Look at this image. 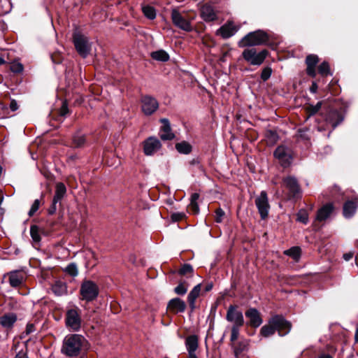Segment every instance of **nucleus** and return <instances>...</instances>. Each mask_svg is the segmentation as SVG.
Returning <instances> with one entry per match:
<instances>
[{
	"label": "nucleus",
	"instance_id": "nucleus-1",
	"mask_svg": "<svg viewBox=\"0 0 358 358\" xmlns=\"http://www.w3.org/2000/svg\"><path fill=\"white\" fill-rule=\"evenodd\" d=\"M88 348V341L80 334H71L66 335L62 342L61 353L68 357H78Z\"/></svg>",
	"mask_w": 358,
	"mask_h": 358
},
{
	"label": "nucleus",
	"instance_id": "nucleus-2",
	"mask_svg": "<svg viewBox=\"0 0 358 358\" xmlns=\"http://www.w3.org/2000/svg\"><path fill=\"white\" fill-rule=\"evenodd\" d=\"M291 329L292 324L289 321L282 315H275L268 320V324L262 327L259 336L268 338L274 335L276 331H278L280 336H284L291 331Z\"/></svg>",
	"mask_w": 358,
	"mask_h": 358
},
{
	"label": "nucleus",
	"instance_id": "nucleus-3",
	"mask_svg": "<svg viewBox=\"0 0 358 358\" xmlns=\"http://www.w3.org/2000/svg\"><path fill=\"white\" fill-rule=\"evenodd\" d=\"M268 41V34L262 30L252 31L245 35L239 42L241 48L262 45Z\"/></svg>",
	"mask_w": 358,
	"mask_h": 358
},
{
	"label": "nucleus",
	"instance_id": "nucleus-4",
	"mask_svg": "<svg viewBox=\"0 0 358 358\" xmlns=\"http://www.w3.org/2000/svg\"><path fill=\"white\" fill-rule=\"evenodd\" d=\"M99 293V287L92 280H85L80 285V299L87 302L96 299Z\"/></svg>",
	"mask_w": 358,
	"mask_h": 358
},
{
	"label": "nucleus",
	"instance_id": "nucleus-5",
	"mask_svg": "<svg viewBox=\"0 0 358 358\" xmlns=\"http://www.w3.org/2000/svg\"><path fill=\"white\" fill-rule=\"evenodd\" d=\"M268 55V51L263 50L257 52L255 48H247L242 53L243 59L251 65H261Z\"/></svg>",
	"mask_w": 358,
	"mask_h": 358
},
{
	"label": "nucleus",
	"instance_id": "nucleus-6",
	"mask_svg": "<svg viewBox=\"0 0 358 358\" xmlns=\"http://www.w3.org/2000/svg\"><path fill=\"white\" fill-rule=\"evenodd\" d=\"M282 185L288 190L289 199H297L301 196V190L295 177L287 176L284 178Z\"/></svg>",
	"mask_w": 358,
	"mask_h": 358
},
{
	"label": "nucleus",
	"instance_id": "nucleus-7",
	"mask_svg": "<svg viewBox=\"0 0 358 358\" xmlns=\"http://www.w3.org/2000/svg\"><path fill=\"white\" fill-rule=\"evenodd\" d=\"M73 43L78 54L85 58L90 52L91 44L88 38L80 33L73 34Z\"/></svg>",
	"mask_w": 358,
	"mask_h": 358
},
{
	"label": "nucleus",
	"instance_id": "nucleus-8",
	"mask_svg": "<svg viewBox=\"0 0 358 358\" xmlns=\"http://www.w3.org/2000/svg\"><path fill=\"white\" fill-rule=\"evenodd\" d=\"M66 326L72 331H78L81 328V317L78 308H71L66 311Z\"/></svg>",
	"mask_w": 358,
	"mask_h": 358
},
{
	"label": "nucleus",
	"instance_id": "nucleus-9",
	"mask_svg": "<svg viewBox=\"0 0 358 358\" xmlns=\"http://www.w3.org/2000/svg\"><path fill=\"white\" fill-rule=\"evenodd\" d=\"M171 20L173 24L178 28L185 31H190L192 30L191 19L185 17L176 8L173 9L171 11Z\"/></svg>",
	"mask_w": 358,
	"mask_h": 358
},
{
	"label": "nucleus",
	"instance_id": "nucleus-10",
	"mask_svg": "<svg viewBox=\"0 0 358 358\" xmlns=\"http://www.w3.org/2000/svg\"><path fill=\"white\" fill-rule=\"evenodd\" d=\"M274 156L283 167H287L292 163V152L286 146H278L274 152Z\"/></svg>",
	"mask_w": 358,
	"mask_h": 358
},
{
	"label": "nucleus",
	"instance_id": "nucleus-11",
	"mask_svg": "<svg viewBox=\"0 0 358 358\" xmlns=\"http://www.w3.org/2000/svg\"><path fill=\"white\" fill-rule=\"evenodd\" d=\"M255 202L261 218L262 220L266 219L268 217L270 209L266 192L265 191H262L260 194L255 199Z\"/></svg>",
	"mask_w": 358,
	"mask_h": 358
},
{
	"label": "nucleus",
	"instance_id": "nucleus-12",
	"mask_svg": "<svg viewBox=\"0 0 358 358\" xmlns=\"http://www.w3.org/2000/svg\"><path fill=\"white\" fill-rule=\"evenodd\" d=\"M141 102L142 111L145 115H152L159 108L157 100L149 95L143 96Z\"/></svg>",
	"mask_w": 358,
	"mask_h": 358
},
{
	"label": "nucleus",
	"instance_id": "nucleus-13",
	"mask_svg": "<svg viewBox=\"0 0 358 358\" xmlns=\"http://www.w3.org/2000/svg\"><path fill=\"white\" fill-rule=\"evenodd\" d=\"M226 319L232 322V327H242L244 324V318L242 312L237 310L234 306H230L227 310Z\"/></svg>",
	"mask_w": 358,
	"mask_h": 358
},
{
	"label": "nucleus",
	"instance_id": "nucleus-14",
	"mask_svg": "<svg viewBox=\"0 0 358 358\" xmlns=\"http://www.w3.org/2000/svg\"><path fill=\"white\" fill-rule=\"evenodd\" d=\"M143 152L145 155L151 156L160 150L162 143L155 136H150L143 141Z\"/></svg>",
	"mask_w": 358,
	"mask_h": 358
},
{
	"label": "nucleus",
	"instance_id": "nucleus-15",
	"mask_svg": "<svg viewBox=\"0 0 358 358\" xmlns=\"http://www.w3.org/2000/svg\"><path fill=\"white\" fill-rule=\"evenodd\" d=\"M200 15L205 22H213L217 19V12L212 5L208 3L201 6Z\"/></svg>",
	"mask_w": 358,
	"mask_h": 358
},
{
	"label": "nucleus",
	"instance_id": "nucleus-16",
	"mask_svg": "<svg viewBox=\"0 0 358 358\" xmlns=\"http://www.w3.org/2000/svg\"><path fill=\"white\" fill-rule=\"evenodd\" d=\"M245 317L249 320L248 324L254 328L259 327L263 322L260 313L254 308H249L245 313Z\"/></svg>",
	"mask_w": 358,
	"mask_h": 358
},
{
	"label": "nucleus",
	"instance_id": "nucleus-17",
	"mask_svg": "<svg viewBox=\"0 0 358 358\" xmlns=\"http://www.w3.org/2000/svg\"><path fill=\"white\" fill-rule=\"evenodd\" d=\"M162 123V126L159 130V136L163 141H171L173 140L176 136L172 132L169 120L166 118H162L160 120Z\"/></svg>",
	"mask_w": 358,
	"mask_h": 358
},
{
	"label": "nucleus",
	"instance_id": "nucleus-18",
	"mask_svg": "<svg viewBox=\"0 0 358 358\" xmlns=\"http://www.w3.org/2000/svg\"><path fill=\"white\" fill-rule=\"evenodd\" d=\"M231 347L236 358H243L245 353L249 349V340L242 339L237 343L233 344Z\"/></svg>",
	"mask_w": 358,
	"mask_h": 358
},
{
	"label": "nucleus",
	"instance_id": "nucleus-19",
	"mask_svg": "<svg viewBox=\"0 0 358 358\" xmlns=\"http://www.w3.org/2000/svg\"><path fill=\"white\" fill-rule=\"evenodd\" d=\"M239 29V27L235 25L233 22H227L222 26L218 30L217 34L223 38H229L233 36Z\"/></svg>",
	"mask_w": 358,
	"mask_h": 358
},
{
	"label": "nucleus",
	"instance_id": "nucleus-20",
	"mask_svg": "<svg viewBox=\"0 0 358 358\" xmlns=\"http://www.w3.org/2000/svg\"><path fill=\"white\" fill-rule=\"evenodd\" d=\"M326 122L328 124H330L333 129H334L343 120V116L342 114L336 110H330L326 117Z\"/></svg>",
	"mask_w": 358,
	"mask_h": 358
},
{
	"label": "nucleus",
	"instance_id": "nucleus-21",
	"mask_svg": "<svg viewBox=\"0 0 358 358\" xmlns=\"http://www.w3.org/2000/svg\"><path fill=\"white\" fill-rule=\"evenodd\" d=\"M167 308L174 313H183L186 309V304L180 298H174L169 301Z\"/></svg>",
	"mask_w": 358,
	"mask_h": 358
},
{
	"label": "nucleus",
	"instance_id": "nucleus-22",
	"mask_svg": "<svg viewBox=\"0 0 358 358\" xmlns=\"http://www.w3.org/2000/svg\"><path fill=\"white\" fill-rule=\"evenodd\" d=\"M319 62V58L315 55H308L306 59V63L307 64L306 72L308 75L314 78L316 76L315 66Z\"/></svg>",
	"mask_w": 358,
	"mask_h": 358
},
{
	"label": "nucleus",
	"instance_id": "nucleus-23",
	"mask_svg": "<svg viewBox=\"0 0 358 358\" xmlns=\"http://www.w3.org/2000/svg\"><path fill=\"white\" fill-rule=\"evenodd\" d=\"M334 210L332 203H327L323 206L317 211L316 220L322 222L326 220L331 214Z\"/></svg>",
	"mask_w": 358,
	"mask_h": 358
},
{
	"label": "nucleus",
	"instance_id": "nucleus-24",
	"mask_svg": "<svg viewBox=\"0 0 358 358\" xmlns=\"http://www.w3.org/2000/svg\"><path fill=\"white\" fill-rule=\"evenodd\" d=\"M17 321V315L15 313H8L0 317V324L6 329H10Z\"/></svg>",
	"mask_w": 358,
	"mask_h": 358
},
{
	"label": "nucleus",
	"instance_id": "nucleus-25",
	"mask_svg": "<svg viewBox=\"0 0 358 358\" xmlns=\"http://www.w3.org/2000/svg\"><path fill=\"white\" fill-rule=\"evenodd\" d=\"M201 292V285L198 284L194 287V288L190 291L187 296V301L191 308V310L193 311L195 309V301L196 299L200 294Z\"/></svg>",
	"mask_w": 358,
	"mask_h": 358
},
{
	"label": "nucleus",
	"instance_id": "nucleus-26",
	"mask_svg": "<svg viewBox=\"0 0 358 358\" xmlns=\"http://www.w3.org/2000/svg\"><path fill=\"white\" fill-rule=\"evenodd\" d=\"M358 204L357 201H348L343 206V215L346 218L352 217L357 208Z\"/></svg>",
	"mask_w": 358,
	"mask_h": 358
},
{
	"label": "nucleus",
	"instance_id": "nucleus-27",
	"mask_svg": "<svg viewBox=\"0 0 358 358\" xmlns=\"http://www.w3.org/2000/svg\"><path fill=\"white\" fill-rule=\"evenodd\" d=\"M24 280L22 273L15 271L9 273V283L13 287L20 286Z\"/></svg>",
	"mask_w": 358,
	"mask_h": 358
},
{
	"label": "nucleus",
	"instance_id": "nucleus-28",
	"mask_svg": "<svg viewBox=\"0 0 358 358\" xmlns=\"http://www.w3.org/2000/svg\"><path fill=\"white\" fill-rule=\"evenodd\" d=\"M66 193V188L64 183L59 182L56 185L55 193L53 197L55 203H59Z\"/></svg>",
	"mask_w": 358,
	"mask_h": 358
},
{
	"label": "nucleus",
	"instance_id": "nucleus-29",
	"mask_svg": "<svg viewBox=\"0 0 358 358\" xmlns=\"http://www.w3.org/2000/svg\"><path fill=\"white\" fill-rule=\"evenodd\" d=\"M186 348L189 355H195V351L198 348V340L195 336H189L186 339Z\"/></svg>",
	"mask_w": 358,
	"mask_h": 358
},
{
	"label": "nucleus",
	"instance_id": "nucleus-30",
	"mask_svg": "<svg viewBox=\"0 0 358 358\" xmlns=\"http://www.w3.org/2000/svg\"><path fill=\"white\" fill-rule=\"evenodd\" d=\"M53 293L57 296H62L67 293L66 285L62 281H57L52 287Z\"/></svg>",
	"mask_w": 358,
	"mask_h": 358
},
{
	"label": "nucleus",
	"instance_id": "nucleus-31",
	"mask_svg": "<svg viewBox=\"0 0 358 358\" xmlns=\"http://www.w3.org/2000/svg\"><path fill=\"white\" fill-rule=\"evenodd\" d=\"M151 57L153 59L159 62H167L169 59V54L164 50L152 52Z\"/></svg>",
	"mask_w": 358,
	"mask_h": 358
},
{
	"label": "nucleus",
	"instance_id": "nucleus-32",
	"mask_svg": "<svg viewBox=\"0 0 358 358\" xmlns=\"http://www.w3.org/2000/svg\"><path fill=\"white\" fill-rule=\"evenodd\" d=\"M176 149L180 154L187 155L192 152V145L186 141H182L176 144Z\"/></svg>",
	"mask_w": 358,
	"mask_h": 358
},
{
	"label": "nucleus",
	"instance_id": "nucleus-33",
	"mask_svg": "<svg viewBox=\"0 0 358 358\" xmlns=\"http://www.w3.org/2000/svg\"><path fill=\"white\" fill-rule=\"evenodd\" d=\"M72 143L75 148L83 147L85 143V135L80 131L76 132L73 136Z\"/></svg>",
	"mask_w": 358,
	"mask_h": 358
},
{
	"label": "nucleus",
	"instance_id": "nucleus-34",
	"mask_svg": "<svg viewBox=\"0 0 358 358\" xmlns=\"http://www.w3.org/2000/svg\"><path fill=\"white\" fill-rule=\"evenodd\" d=\"M284 254L292 257L296 262H298L301 257V248L299 247L294 246L289 250H285Z\"/></svg>",
	"mask_w": 358,
	"mask_h": 358
},
{
	"label": "nucleus",
	"instance_id": "nucleus-35",
	"mask_svg": "<svg viewBox=\"0 0 358 358\" xmlns=\"http://www.w3.org/2000/svg\"><path fill=\"white\" fill-rule=\"evenodd\" d=\"M142 10L147 18L154 20L156 17V10L152 6H144L142 8Z\"/></svg>",
	"mask_w": 358,
	"mask_h": 358
},
{
	"label": "nucleus",
	"instance_id": "nucleus-36",
	"mask_svg": "<svg viewBox=\"0 0 358 358\" xmlns=\"http://www.w3.org/2000/svg\"><path fill=\"white\" fill-rule=\"evenodd\" d=\"M322 102L317 103L316 105H310L306 108V113L308 114V118L316 114L321 108Z\"/></svg>",
	"mask_w": 358,
	"mask_h": 358
},
{
	"label": "nucleus",
	"instance_id": "nucleus-37",
	"mask_svg": "<svg viewBox=\"0 0 358 358\" xmlns=\"http://www.w3.org/2000/svg\"><path fill=\"white\" fill-rule=\"evenodd\" d=\"M30 234L34 243H39L41 241V236L39 234V229L37 226H31L30 228Z\"/></svg>",
	"mask_w": 358,
	"mask_h": 358
},
{
	"label": "nucleus",
	"instance_id": "nucleus-38",
	"mask_svg": "<svg viewBox=\"0 0 358 358\" xmlns=\"http://www.w3.org/2000/svg\"><path fill=\"white\" fill-rule=\"evenodd\" d=\"M188 289V285L185 282H181L175 287L174 292L178 295H184L186 294Z\"/></svg>",
	"mask_w": 358,
	"mask_h": 358
},
{
	"label": "nucleus",
	"instance_id": "nucleus-39",
	"mask_svg": "<svg viewBox=\"0 0 358 358\" xmlns=\"http://www.w3.org/2000/svg\"><path fill=\"white\" fill-rule=\"evenodd\" d=\"M329 65L328 62H323L320 64V65L318 67V71L319 73L321 74L322 76H326L329 73Z\"/></svg>",
	"mask_w": 358,
	"mask_h": 358
},
{
	"label": "nucleus",
	"instance_id": "nucleus-40",
	"mask_svg": "<svg viewBox=\"0 0 358 358\" xmlns=\"http://www.w3.org/2000/svg\"><path fill=\"white\" fill-rule=\"evenodd\" d=\"M65 272L71 276H76L78 273V268L76 264L71 263L65 268Z\"/></svg>",
	"mask_w": 358,
	"mask_h": 358
},
{
	"label": "nucleus",
	"instance_id": "nucleus-41",
	"mask_svg": "<svg viewBox=\"0 0 358 358\" xmlns=\"http://www.w3.org/2000/svg\"><path fill=\"white\" fill-rule=\"evenodd\" d=\"M297 221L303 224H307L308 222V215L305 210H301L297 213Z\"/></svg>",
	"mask_w": 358,
	"mask_h": 358
},
{
	"label": "nucleus",
	"instance_id": "nucleus-42",
	"mask_svg": "<svg viewBox=\"0 0 358 358\" xmlns=\"http://www.w3.org/2000/svg\"><path fill=\"white\" fill-rule=\"evenodd\" d=\"M180 275H192L193 273V268L189 264H184L182 268L178 271Z\"/></svg>",
	"mask_w": 358,
	"mask_h": 358
},
{
	"label": "nucleus",
	"instance_id": "nucleus-43",
	"mask_svg": "<svg viewBox=\"0 0 358 358\" xmlns=\"http://www.w3.org/2000/svg\"><path fill=\"white\" fill-rule=\"evenodd\" d=\"M215 222L217 223H221L223 220V217L225 215L224 211L221 208H218L215 210Z\"/></svg>",
	"mask_w": 358,
	"mask_h": 358
},
{
	"label": "nucleus",
	"instance_id": "nucleus-44",
	"mask_svg": "<svg viewBox=\"0 0 358 358\" xmlns=\"http://www.w3.org/2000/svg\"><path fill=\"white\" fill-rule=\"evenodd\" d=\"M40 206V201L38 199H36L32 203L31 208L28 213L30 217L33 216L35 213L38 210Z\"/></svg>",
	"mask_w": 358,
	"mask_h": 358
},
{
	"label": "nucleus",
	"instance_id": "nucleus-45",
	"mask_svg": "<svg viewBox=\"0 0 358 358\" xmlns=\"http://www.w3.org/2000/svg\"><path fill=\"white\" fill-rule=\"evenodd\" d=\"M271 73L272 70L270 67H265L262 71L261 78L264 81L267 80L271 77Z\"/></svg>",
	"mask_w": 358,
	"mask_h": 358
},
{
	"label": "nucleus",
	"instance_id": "nucleus-46",
	"mask_svg": "<svg viewBox=\"0 0 358 358\" xmlns=\"http://www.w3.org/2000/svg\"><path fill=\"white\" fill-rule=\"evenodd\" d=\"M241 327H231V337L230 341L231 342H234L236 340L238 339L239 336V328Z\"/></svg>",
	"mask_w": 358,
	"mask_h": 358
},
{
	"label": "nucleus",
	"instance_id": "nucleus-47",
	"mask_svg": "<svg viewBox=\"0 0 358 358\" xmlns=\"http://www.w3.org/2000/svg\"><path fill=\"white\" fill-rule=\"evenodd\" d=\"M24 68L21 63H13L10 65V71L13 73H19L23 71Z\"/></svg>",
	"mask_w": 358,
	"mask_h": 358
},
{
	"label": "nucleus",
	"instance_id": "nucleus-48",
	"mask_svg": "<svg viewBox=\"0 0 358 358\" xmlns=\"http://www.w3.org/2000/svg\"><path fill=\"white\" fill-rule=\"evenodd\" d=\"M185 214L182 213H176L171 215V219L174 222H178L183 219Z\"/></svg>",
	"mask_w": 358,
	"mask_h": 358
},
{
	"label": "nucleus",
	"instance_id": "nucleus-49",
	"mask_svg": "<svg viewBox=\"0 0 358 358\" xmlns=\"http://www.w3.org/2000/svg\"><path fill=\"white\" fill-rule=\"evenodd\" d=\"M8 110L6 105L0 102V118L3 117Z\"/></svg>",
	"mask_w": 358,
	"mask_h": 358
},
{
	"label": "nucleus",
	"instance_id": "nucleus-50",
	"mask_svg": "<svg viewBox=\"0 0 358 358\" xmlns=\"http://www.w3.org/2000/svg\"><path fill=\"white\" fill-rule=\"evenodd\" d=\"M57 203H55V201L52 200V204L48 210V213L50 215H53L56 212L57 208Z\"/></svg>",
	"mask_w": 358,
	"mask_h": 358
},
{
	"label": "nucleus",
	"instance_id": "nucleus-51",
	"mask_svg": "<svg viewBox=\"0 0 358 358\" xmlns=\"http://www.w3.org/2000/svg\"><path fill=\"white\" fill-rule=\"evenodd\" d=\"M69 112L68 106L66 103H64L60 108L59 114L62 116L66 115Z\"/></svg>",
	"mask_w": 358,
	"mask_h": 358
},
{
	"label": "nucleus",
	"instance_id": "nucleus-52",
	"mask_svg": "<svg viewBox=\"0 0 358 358\" xmlns=\"http://www.w3.org/2000/svg\"><path fill=\"white\" fill-rule=\"evenodd\" d=\"M189 208L191 209V210L196 214L199 213V205L197 203H189Z\"/></svg>",
	"mask_w": 358,
	"mask_h": 358
},
{
	"label": "nucleus",
	"instance_id": "nucleus-53",
	"mask_svg": "<svg viewBox=\"0 0 358 358\" xmlns=\"http://www.w3.org/2000/svg\"><path fill=\"white\" fill-rule=\"evenodd\" d=\"M35 331V327L33 324H28L26 327L25 333L27 335L31 334Z\"/></svg>",
	"mask_w": 358,
	"mask_h": 358
},
{
	"label": "nucleus",
	"instance_id": "nucleus-54",
	"mask_svg": "<svg viewBox=\"0 0 358 358\" xmlns=\"http://www.w3.org/2000/svg\"><path fill=\"white\" fill-rule=\"evenodd\" d=\"M267 136L270 137L272 140V141L275 142L278 139V135L275 132L272 131H268L267 132Z\"/></svg>",
	"mask_w": 358,
	"mask_h": 358
},
{
	"label": "nucleus",
	"instance_id": "nucleus-55",
	"mask_svg": "<svg viewBox=\"0 0 358 358\" xmlns=\"http://www.w3.org/2000/svg\"><path fill=\"white\" fill-rule=\"evenodd\" d=\"M10 109L12 111H15L18 109V105L15 100H14V99L11 100L10 103Z\"/></svg>",
	"mask_w": 358,
	"mask_h": 358
},
{
	"label": "nucleus",
	"instance_id": "nucleus-56",
	"mask_svg": "<svg viewBox=\"0 0 358 358\" xmlns=\"http://www.w3.org/2000/svg\"><path fill=\"white\" fill-rule=\"evenodd\" d=\"M199 194L198 193H194L192 196H191V201H190V203H197V200L199 199Z\"/></svg>",
	"mask_w": 358,
	"mask_h": 358
},
{
	"label": "nucleus",
	"instance_id": "nucleus-57",
	"mask_svg": "<svg viewBox=\"0 0 358 358\" xmlns=\"http://www.w3.org/2000/svg\"><path fill=\"white\" fill-rule=\"evenodd\" d=\"M15 358H29L25 352L20 351L15 356Z\"/></svg>",
	"mask_w": 358,
	"mask_h": 358
},
{
	"label": "nucleus",
	"instance_id": "nucleus-58",
	"mask_svg": "<svg viewBox=\"0 0 358 358\" xmlns=\"http://www.w3.org/2000/svg\"><path fill=\"white\" fill-rule=\"evenodd\" d=\"M317 88H318V87H317V83L315 82H313L312 83L311 87H310V91L312 93H316Z\"/></svg>",
	"mask_w": 358,
	"mask_h": 358
},
{
	"label": "nucleus",
	"instance_id": "nucleus-59",
	"mask_svg": "<svg viewBox=\"0 0 358 358\" xmlns=\"http://www.w3.org/2000/svg\"><path fill=\"white\" fill-rule=\"evenodd\" d=\"M353 257V253L352 252H348V253H345L343 255V259L345 260V261H349Z\"/></svg>",
	"mask_w": 358,
	"mask_h": 358
},
{
	"label": "nucleus",
	"instance_id": "nucleus-60",
	"mask_svg": "<svg viewBox=\"0 0 358 358\" xmlns=\"http://www.w3.org/2000/svg\"><path fill=\"white\" fill-rule=\"evenodd\" d=\"M318 358H333L331 355L327 354H322L320 355Z\"/></svg>",
	"mask_w": 358,
	"mask_h": 358
},
{
	"label": "nucleus",
	"instance_id": "nucleus-61",
	"mask_svg": "<svg viewBox=\"0 0 358 358\" xmlns=\"http://www.w3.org/2000/svg\"><path fill=\"white\" fill-rule=\"evenodd\" d=\"M355 338L356 342H358V327H357V329L355 331Z\"/></svg>",
	"mask_w": 358,
	"mask_h": 358
},
{
	"label": "nucleus",
	"instance_id": "nucleus-62",
	"mask_svg": "<svg viewBox=\"0 0 358 358\" xmlns=\"http://www.w3.org/2000/svg\"><path fill=\"white\" fill-rule=\"evenodd\" d=\"M6 61L4 58L1 56H0V66L5 64Z\"/></svg>",
	"mask_w": 358,
	"mask_h": 358
},
{
	"label": "nucleus",
	"instance_id": "nucleus-63",
	"mask_svg": "<svg viewBox=\"0 0 358 358\" xmlns=\"http://www.w3.org/2000/svg\"><path fill=\"white\" fill-rule=\"evenodd\" d=\"M212 287H213V285H212L211 284H210V285H208L206 286V292L210 291V290L212 289Z\"/></svg>",
	"mask_w": 358,
	"mask_h": 358
},
{
	"label": "nucleus",
	"instance_id": "nucleus-64",
	"mask_svg": "<svg viewBox=\"0 0 358 358\" xmlns=\"http://www.w3.org/2000/svg\"><path fill=\"white\" fill-rule=\"evenodd\" d=\"M189 358H198V357H196V355L195 354V355H189Z\"/></svg>",
	"mask_w": 358,
	"mask_h": 358
}]
</instances>
